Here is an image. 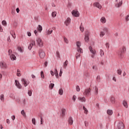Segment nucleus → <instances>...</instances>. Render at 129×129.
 <instances>
[{
  "label": "nucleus",
  "mask_w": 129,
  "mask_h": 129,
  "mask_svg": "<svg viewBox=\"0 0 129 129\" xmlns=\"http://www.w3.org/2000/svg\"><path fill=\"white\" fill-rule=\"evenodd\" d=\"M125 47L122 46V47H121L117 52L118 56L121 58V57H122V54H123V53L125 52Z\"/></svg>",
  "instance_id": "obj_1"
},
{
  "label": "nucleus",
  "mask_w": 129,
  "mask_h": 129,
  "mask_svg": "<svg viewBox=\"0 0 129 129\" xmlns=\"http://www.w3.org/2000/svg\"><path fill=\"white\" fill-rule=\"evenodd\" d=\"M77 51L79 53H80V54H82L83 53V50L80 48V46H81V43L79 41L77 42Z\"/></svg>",
  "instance_id": "obj_2"
},
{
  "label": "nucleus",
  "mask_w": 129,
  "mask_h": 129,
  "mask_svg": "<svg viewBox=\"0 0 129 129\" xmlns=\"http://www.w3.org/2000/svg\"><path fill=\"white\" fill-rule=\"evenodd\" d=\"M39 55L41 59H44L45 58V52L42 49L39 50Z\"/></svg>",
  "instance_id": "obj_3"
},
{
  "label": "nucleus",
  "mask_w": 129,
  "mask_h": 129,
  "mask_svg": "<svg viewBox=\"0 0 129 129\" xmlns=\"http://www.w3.org/2000/svg\"><path fill=\"white\" fill-rule=\"evenodd\" d=\"M90 92H91V89L90 88L86 89L83 93L84 95H86V96H89L90 95Z\"/></svg>",
  "instance_id": "obj_4"
},
{
  "label": "nucleus",
  "mask_w": 129,
  "mask_h": 129,
  "mask_svg": "<svg viewBox=\"0 0 129 129\" xmlns=\"http://www.w3.org/2000/svg\"><path fill=\"white\" fill-rule=\"evenodd\" d=\"M21 81L22 83V84L24 85L25 87H27L29 84H30V82L29 81H27L26 79L22 78L21 79Z\"/></svg>",
  "instance_id": "obj_5"
},
{
  "label": "nucleus",
  "mask_w": 129,
  "mask_h": 129,
  "mask_svg": "<svg viewBox=\"0 0 129 129\" xmlns=\"http://www.w3.org/2000/svg\"><path fill=\"white\" fill-rule=\"evenodd\" d=\"M90 35V33L88 31L86 32V34L85 35V41L87 43H88L89 42V35Z\"/></svg>",
  "instance_id": "obj_6"
},
{
  "label": "nucleus",
  "mask_w": 129,
  "mask_h": 129,
  "mask_svg": "<svg viewBox=\"0 0 129 129\" xmlns=\"http://www.w3.org/2000/svg\"><path fill=\"white\" fill-rule=\"evenodd\" d=\"M36 42L39 47H42L43 46V42L40 38H37L36 39Z\"/></svg>",
  "instance_id": "obj_7"
},
{
  "label": "nucleus",
  "mask_w": 129,
  "mask_h": 129,
  "mask_svg": "<svg viewBox=\"0 0 129 129\" xmlns=\"http://www.w3.org/2000/svg\"><path fill=\"white\" fill-rule=\"evenodd\" d=\"M89 49L90 50V51L92 54H93V55H92L91 57L92 58H94V55H95L96 53V51H95V49H92V47L89 46Z\"/></svg>",
  "instance_id": "obj_8"
},
{
  "label": "nucleus",
  "mask_w": 129,
  "mask_h": 129,
  "mask_svg": "<svg viewBox=\"0 0 129 129\" xmlns=\"http://www.w3.org/2000/svg\"><path fill=\"white\" fill-rule=\"evenodd\" d=\"M0 67L1 68H3V69H7V68H8V66H7V63H6V62H1Z\"/></svg>",
  "instance_id": "obj_9"
},
{
  "label": "nucleus",
  "mask_w": 129,
  "mask_h": 129,
  "mask_svg": "<svg viewBox=\"0 0 129 129\" xmlns=\"http://www.w3.org/2000/svg\"><path fill=\"white\" fill-rule=\"evenodd\" d=\"M35 44H36V42L34 40H31V42L30 44V45L28 46V49L29 50H32V48H33V46H35Z\"/></svg>",
  "instance_id": "obj_10"
},
{
  "label": "nucleus",
  "mask_w": 129,
  "mask_h": 129,
  "mask_svg": "<svg viewBox=\"0 0 129 129\" xmlns=\"http://www.w3.org/2000/svg\"><path fill=\"white\" fill-rule=\"evenodd\" d=\"M93 6L96 7V8H98V9H99V10H101L102 6L99 4V3L96 2L93 4Z\"/></svg>",
  "instance_id": "obj_11"
},
{
  "label": "nucleus",
  "mask_w": 129,
  "mask_h": 129,
  "mask_svg": "<svg viewBox=\"0 0 129 129\" xmlns=\"http://www.w3.org/2000/svg\"><path fill=\"white\" fill-rule=\"evenodd\" d=\"M118 129H123L124 128V125L122 122L120 121L118 124Z\"/></svg>",
  "instance_id": "obj_12"
},
{
  "label": "nucleus",
  "mask_w": 129,
  "mask_h": 129,
  "mask_svg": "<svg viewBox=\"0 0 129 129\" xmlns=\"http://www.w3.org/2000/svg\"><path fill=\"white\" fill-rule=\"evenodd\" d=\"M72 14L74 17H79V12L76 10L73 11Z\"/></svg>",
  "instance_id": "obj_13"
},
{
  "label": "nucleus",
  "mask_w": 129,
  "mask_h": 129,
  "mask_svg": "<svg viewBox=\"0 0 129 129\" xmlns=\"http://www.w3.org/2000/svg\"><path fill=\"white\" fill-rule=\"evenodd\" d=\"M71 23V19L70 18H68L67 20L64 21V24L66 26H69Z\"/></svg>",
  "instance_id": "obj_14"
},
{
  "label": "nucleus",
  "mask_w": 129,
  "mask_h": 129,
  "mask_svg": "<svg viewBox=\"0 0 129 129\" xmlns=\"http://www.w3.org/2000/svg\"><path fill=\"white\" fill-rule=\"evenodd\" d=\"M15 84L18 88H19V89H22V85L20 84L19 81H18L17 80H15Z\"/></svg>",
  "instance_id": "obj_15"
},
{
  "label": "nucleus",
  "mask_w": 129,
  "mask_h": 129,
  "mask_svg": "<svg viewBox=\"0 0 129 129\" xmlns=\"http://www.w3.org/2000/svg\"><path fill=\"white\" fill-rule=\"evenodd\" d=\"M68 123L70 125H72V124H73V119L72 118V117H70L69 118Z\"/></svg>",
  "instance_id": "obj_16"
},
{
  "label": "nucleus",
  "mask_w": 129,
  "mask_h": 129,
  "mask_svg": "<svg viewBox=\"0 0 129 129\" xmlns=\"http://www.w3.org/2000/svg\"><path fill=\"white\" fill-rule=\"evenodd\" d=\"M66 113V109L62 108L61 110V116H64Z\"/></svg>",
  "instance_id": "obj_17"
},
{
  "label": "nucleus",
  "mask_w": 129,
  "mask_h": 129,
  "mask_svg": "<svg viewBox=\"0 0 129 129\" xmlns=\"http://www.w3.org/2000/svg\"><path fill=\"white\" fill-rule=\"evenodd\" d=\"M10 59L12 61H15V60H17V57H16L14 54H12L10 55Z\"/></svg>",
  "instance_id": "obj_18"
},
{
  "label": "nucleus",
  "mask_w": 129,
  "mask_h": 129,
  "mask_svg": "<svg viewBox=\"0 0 129 129\" xmlns=\"http://www.w3.org/2000/svg\"><path fill=\"white\" fill-rule=\"evenodd\" d=\"M53 33V30L51 29H49L48 30H46V31L45 32L46 35H51Z\"/></svg>",
  "instance_id": "obj_19"
},
{
  "label": "nucleus",
  "mask_w": 129,
  "mask_h": 129,
  "mask_svg": "<svg viewBox=\"0 0 129 129\" xmlns=\"http://www.w3.org/2000/svg\"><path fill=\"white\" fill-rule=\"evenodd\" d=\"M122 104H123V106H124V107H125L126 108H127V107H128L127 102H126V101L123 100V102H122Z\"/></svg>",
  "instance_id": "obj_20"
},
{
  "label": "nucleus",
  "mask_w": 129,
  "mask_h": 129,
  "mask_svg": "<svg viewBox=\"0 0 129 129\" xmlns=\"http://www.w3.org/2000/svg\"><path fill=\"white\" fill-rule=\"evenodd\" d=\"M101 22L102 23V24H105V23H106V19H105V17H102L101 18Z\"/></svg>",
  "instance_id": "obj_21"
},
{
  "label": "nucleus",
  "mask_w": 129,
  "mask_h": 129,
  "mask_svg": "<svg viewBox=\"0 0 129 129\" xmlns=\"http://www.w3.org/2000/svg\"><path fill=\"white\" fill-rule=\"evenodd\" d=\"M107 113L109 115H112V113H113V111H112V110L108 109L107 110Z\"/></svg>",
  "instance_id": "obj_22"
},
{
  "label": "nucleus",
  "mask_w": 129,
  "mask_h": 129,
  "mask_svg": "<svg viewBox=\"0 0 129 129\" xmlns=\"http://www.w3.org/2000/svg\"><path fill=\"white\" fill-rule=\"evenodd\" d=\"M79 100L81 101V102H85L86 100L85 97H79L78 98Z\"/></svg>",
  "instance_id": "obj_23"
},
{
  "label": "nucleus",
  "mask_w": 129,
  "mask_h": 129,
  "mask_svg": "<svg viewBox=\"0 0 129 129\" xmlns=\"http://www.w3.org/2000/svg\"><path fill=\"white\" fill-rule=\"evenodd\" d=\"M37 30L41 33L43 30V27H42V26L39 25L38 27H37Z\"/></svg>",
  "instance_id": "obj_24"
},
{
  "label": "nucleus",
  "mask_w": 129,
  "mask_h": 129,
  "mask_svg": "<svg viewBox=\"0 0 129 129\" xmlns=\"http://www.w3.org/2000/svg\"><path fill=\"white\" fill-rule=\"evenodd\" d=\"M110 101L111 103L114 104V103H115V98H114V97H112L110 99Z\"/></svg>",
  "instance_id": "obj_25"
},
{
  "label": "nucleus",
  "mask_w": 129,
  "mask_h": 129,
  "mask_svg": "<svg viewBox=\"0 0 129 129\" xmlns=\"http://www.w3.org/2000/svg\"><path fill=\"white\" fill-rule=\"evenodd\" d=\"M54 74L55 75V77L57 78L59 77V74H58V71H57V69H54Z\"/></svg>",
  "instance_id": "obj_26"
},
{
  "label": "nucleus",
  "mask_w": 129,
  "mask_h": 129,
  "mask_svg": "<svg viewBox=\"0 0 129 129\" xmlns=\"http://www.w3.org/2000/svg\"><path fill=\"white\" fill-rule=\"evenodd\" d=\"M10 33L11 34L13 38H14V39H16V33H15V31H12Z\"/></svg>",
  "instance_id": "obj_27"
},
{
  "label": "nucleus",
  "mask_w": 129,
  "mask_h": 129,
  "mask_svg": "<svg viewBox=\"0 0 129 129\" xmlns=\"http://www.w3.org/2000/svg\"><path fill=\"white\" fill-rule=\"evenodd\" d=\"M121 5H122V1L120 2L119 3L115 5L116 8H119V7L121 6Z\"/></svg>",
  "instance_id": "obj_28"
},
{
  "label": "nucleus",
  "mask_w": 129,
  "mask_h": 129,
  "mask_svg": "<svg viewBox=\"0 0 129 129\" xmlns=\"http://www.w3.org/2000/svg\"><path fill=\"white\" fill-rule=\"evenodd\" d=\"M0 99L2 100V101H5V96L4 94H2L0 96Z\"/></svg>",
  "instance_id": "obj_29"
},
{
  "label": "nucleus",
  "mask_w": 129,
  "mask_h": 129,
  "mask_svg": "<svg viewBox=\"0 0 129 129\" xmlns=\"http://www.w3.org/2000/svg\"><path fill=\"white\" fill-rule=\"evenodd\" d=\"M51 16L52 18H55L57 16V13L56 12H53L51 14Z\"/></svg>",
  "instance_id": "obj_30"
},
{
  "label": "nucleus",
  "mask_w": 129,
  "mask_h": 129,
  "mask_svg": "<svg viewBox=\"0 0 129 129\" xmlns=\"http://www.w3.org/2000/svg\"><path fill=\"white\" fill-rule=\"evenodd\" d=\"M63 40H64V43H66V44H68V43H69V41L68 40L67 38H66V37H63Z\"/></svg>",
  "instance_id": "obj_31"
},
{
  "label": "nucleus",
  "mask_w": 129,
  "mask_h": 129,
  "mask_svg": "<svg viewBox=\"0 0 129 129\" xmlns=\"http://www.w3.org/2000/svg\"><path fill=\"white\" fill-rule=\"evenodd\" d=\"M58 93L59 95H63V89H60L58 91Z\"/></svg>",
  "instance_id": "obj_32"
},
{
  "label": "nucleus",
  "mask_w": 129,
  "mask_h": 129,
  "mask_svg": "<svg viewBox=\"0 0 129 129\" xmlns=\"http://www.w3.org/2000/svg\"><path fill=\"white\" fill-rule=\"evenodd\" d=\"M83 109L84 110V113L87 114V113L88 112V110H87L85 106H83Z\"/></svg>",
  "instance_id": "obj_33"
},
{
  "label": "nucleus",
  "mask_w": 129,
  "mask_h": 129,
  "mask_svg": "<svg viewBox=\"0 0 129 129\" xmlns=\"http://www.w3.org/2000/svg\"><path fill=\"white\" fill-rule=\"evenodd\" d=\"M67 65H68V60H66V61L63 63V66L64 68L67 67Z\"/></svg>",
  "instance_id": "obj_34"
},
{
  "label": "nucleus",
  "mask_w": 129,
  "mask_h": 129,
  "mask_svg": "<svg viewBox=\"0 0 129 129\" xmlns=\"http://www.w3.org/2000/svg\"><path fill=\"white\" fill-rule=\"evenodd\" d=\"M21 114L23 115V116H24L25 117L26 116V112L24 110H22L21 112Z\"/></svg>",
  "instance_id": "obj_35"
},
{
  "label": "nucleus",
  "mask_w": 129,
  "mask_h": 129,
  "mask_svg": "<svg viewBox=\"0 0 129 129\" xmlns=\"http://www.w3.org/2000/svg\"><path fill=\"white\" fill-rule=\"evenodd\" d=\"M104 35H105V33L104 32H103V31H101L100 33V37L101 38H102V37H103V36H104Z\"/></svg>",
  "instance_id": "obj_36"
},
{
  "label": "nucleus",
  "mask_w": 129,
  "mask_h": 129,
  "mask_svg": "<svg viewBox=\"0 0 129 129\" xmlns=\"http://www.w3.org/2000/svg\"><path fill=\"white\" fill-rule=\"evenodd\" d=\"M95 94L96 95H97L98 94V88H97V87H95Z\"/></svg>",
  "instance_id": "obj_37"
},
{
  "label": "nucleus",
  "mask_w": 129,
  "mask_h": 129,
  "mask_svg": "<svg viewBox=\"0 0 129 129\" xmlns=\"http://www.w3.org/2000/svg\"><path fill=\"white\" fill-rule=\"evenodd\" d=\"M100 54L101 57H102V56H103L104 55V52H103V50H102V49H100Z\"/></svg>",
  "instance_id": "obj_38"
},
{
  "label": "nucleus",
  "mask_w": 129,
  "mask_h": 129,
  "mask_svg": "<svg viewBox=\"0 0 129 129\" xmlns=\"http://www.w3.org/2000/svg\"><path fill=\"white\" fill-rule=\"evenodd\" d=\"M54 85H54V84L51 83V84L49 85V86L50 89H52L54 87Z\"/></svg>",
  "instance_id": "obj_39"
},
{
  "label": "nucleus",
  "mask_w": 129,
  "mask_h": 129,
  "mask_svg": "<svg viewBox=\"0 0 129 129\" xmlns=\"http://www.w3.org/2000/svg\"><path fill=\"white\" fill-rule=\"evenodd\" d=\"M32 122L33 124H34V125H36V119H35V118H32Z\"/></svg>",
  "instance_id": "obj_40"
},
{
  "label": "nucleus",
  "mask_w": 129,
  "mask_h": 129,
  "mask_svg": "<svg viewBox=\"0 0 129 129\" xmlns=\"http://www.w3.org/2000/svg\"><path fill=\"white\" fill-rule=\"evenodd\" d=\"M121 72H122V71L121 70H117V74H118L119 75H121Z\"/></svg>",
  "instance_id": "obj_41"
},
{
  "label": "nucleus",
  "mask_w": 129,
  "mask_h": 129,
  "mask_svg": "<svg viewBox=\"0 0 129 129\" xmlns=\"http://www.w3.org/2000/svg\"><path fill=\"white\" fill-rule=\"evenodd\" d=\"M80 53V52L76 53V59H78V58L80 57V53Z\"/></svg>",
  "instance_id": "obj_42"
},
{
  "label": "nucleus",
  "mask_w": 129,
  "mask_h": 129,
  "mask_svg": "<svg viewBox=\"0 0 129 129\" xmlns=\"http://www.w3.org/2000/svg\"><path fill=\"white\" fill-rule=\"evenodd\" d=\"M103 31H104V32H105V33H107V32H108V28L106 27H104L103 29Z\"/></svg>",
  "instance_id": "obj_43"
},
{
  "label": "nucleus",
  "mask_w": 129,
  "mask_h": 129,
  "mask_svg": "<svg viewBox=\"0 0 129 129\" xmlns=\"http://www.w3.org/2000/svg\"><path fill=\"white\" fill-rule=\"evenodd\" d=\"M80 31H81L82 32H83L84 31V28L82 27V25H81L80 27Z\"/></svg>",
  "instance_id": "obj_44"
},
{
  "label": "nucleus",
  "mask_w": 129,
  "mask_h": 129,
  "mask_svg": "<svg viewBox=\"0 0 129 129\" xmlns=\"http://www.w3.org/2000/svg\"><path fill=\"white\" fill-rule=\"evenodd\" d=\"M96 80L98 82H100V76H97Z\"/></svg>",
  "instance_id": "obj_45"
},
{
  "label": "nucleus",
  "mask_w": 129,
  "mask_h": 129,
  "mask_svg": "<svg viewBox=\"0 0 129 129\" xmlns=\"http://www.w3.org/2000/svg\"><path fill=\"white\" fill-rule=\"evenodd\" d=\"M8 53H9V55L11 56V55H12V54L13 53V50H12V49H9L8 50Z\"/></svg>",
  "instance_id": "obj_46"
},
{
  "label": "nucleus",
  "mask_w": 129,
  "mask_h": 129,
  "mask_svg": "<svg viewBox=\"0 0 129 129\" xmlns=\"http://www.w3.org/2000/svg\"><path fill=\"white\" fill-rule=\"evenodd\" d=\"M2 25H3V26H7V21H6V20H3L2 21Z\"/></svg>",
  "instance_id": "obj_47"
},
{
  "label": "nucleus",
  "mask_w": 129,
  "mask_h": 129,
  "mask_svg": "<svg viewBox=\"0 0 129 129\" xmlns=\"http://www.w3.org/2000/svg\"><path fill=\"white\" fill-rule=\"evenodd\" d=\"M21 72L20 71V70H17V76H18V77H20V76H21V73H20Z\"/></svg>",
  "instance_id": "obj_48"
},
{
  "label": "nucleus",
  "mask_w": 129,
  "mask_h": 129,
  "mask_svg": "<svg viewBox=\"0 0 129 129\" xmlns=\"http://www.w3.org/2000/svg\"><path fill=\"white\" fill-rule=\"evenodd\" d=\"M41 78H45V76H44V73L43 72V71L41 72Z\"/></svg>",
  "instance_id": "obj_49"
},
{
  "label": "nucleus",
  "mask_w": 129,
  "mask_h": 129,
  "mask_svg": "<svg viewBox=\"0 0 129 129\" xmlns=\"http://www.w3.org/2000/svg\"><path fill=\"white\" fill-rule=\"evenodd\" d=\"M92 69L93 70H97L98 69V68H97V66H93V67H92Z\"/></svg>",
  "instance_id": "obj_50"
},
{
  "label": "nucleus",
  "mask_w": 129,
  "mask_h": 129,
  "mask_svg": "<svg viewBox=\"0 0 129 129\" xmlns=\"http://www.w3.org/2000/svg\"><path fill=\"white\" fill-rule=\"evenodd\" d=\"M105 46H106L107 49H109V43H108V42L106 43Z\"/></svg>",
  "instance_id": "obj_51"
},
{
  "label": "nucleus",
  "mask_w": 129,
  "mask_h": 129,
  "mask_svg": "<svg viewBox=\"0 0 129 129\" xmlns=\"http://www.w3.org/2000/svg\"><path fill=\"white\" fill-rule=\"evenodd\" d=\"M62 73H63V69L62 68L60 69V73H59V76H62Z\"/></svg>",
  "instance_id": "obj_52"
},
{
  "label": "nucleus",
  "mask_w": 129,
  "mask_h": 129,
  "mask_svg": "<svg viewBox=\"0 0 129 129\" xmlns=\"http://www.w3.org/2000/svg\"><path fill=\"white\" fill-rule=\"evenodd\" d=\"M56 56L58 58H60V53L58 51H56Z\"/></svg>",
  "instance_id": "obj_53"
},
{
  "label": "nucleus",
  "mask_w": 129,
  "mask_h": 129,
  "mask_svg": "<svg viewBox=\"0 0 129 129\" xmlns=\"http://www.w3.org/2000/svg\"><path fill=\"white\" fill-rule=\"evenodd\" d=\"M76 90L79 92V91H80V88L79 87V86H76Z\"/></svg>",
  "instance_id": "obj_54"
},
{
  "label": "nucleus",
  "mask_w": 129,
  "mask_h": 129,
  "mask_svg": "<svg viewBox=\"0 0 129 129\" xmlns=\"http://www.w3.org/2000/svg\"><path fill=\"white\" fill-rule=\"evenodd\" d=\"M28 94L29 96H32V91H28Z\"/></svg>",
  "instance_id": "obj_55"
},
{
  "label": "nucleus",
  "mask_w": 129,
  "mask_h": 129,
  "mask_svg": "<svg viewBox=\"0 0 129 129\" xmlns=\"http://www.w3.org/2000/svg\"><path fill=\"white\" fill-rule=\"evenodd\" d=\"M125 20L126 22H127V21H129V15H127L125 18Z\"/></svg>",
  "instance_id": "obj_56"
},
{
  "label": "nucleus",
  "mask_w": 129,
  "mask_h": 129,
  "mask_svg": "<svg viewBox=\"0 0 129 129\" xmlns=\"http://www.w3.org/2000/svg\"><path fill=\"white\" fill-rule=\"evenodd\" d=\"M76 98H77L76 96L74 95V96H73V100L74 101H75V100H76Z\"/></svg>",
  "instance_id": "obj_57"
},
{
  "label": "nucleus",
  "mask_w": 129,
  "mask_h": 129,
  "mask_svg": "<svg viewBox=\"0 0 129 129\" xmlns=\"http://www.w3.org/2000/svg\"><path fill=\"white\" fill-rule=\"evenodd\" d=\"M55 73H54V72H53L52 71H50V74L51 75H52V76H54V75H55Z\"/></svg>",
  "instance_id": "obj_58"
},
{
  "label": "nucleus",
  "mask_w": 129,
  "mask_h": 129,
  "mask_svg": "<svg viewBox=\"0 0 129 129\" xmlns=\"http://www.w3.org/2000/svg\"><path fill=\"white\" fill-rule=\"evenodd\" d=\"M27 35L28 37H31L32 36V34L31 33V32H27Z\"/></svg>",
  "instance_id": "obj_59"
},
{
  "label": "nucleus",
  "mask_w": 129,
  "mask_h": 129,
  "mask_svg": "<svg viewBox=\"0 0 129 129\" xmlns=\"http://www.w3.org/2000/svg\"><path fill=\"white\" fill-rule=\"evenodd\" d=\"M47 66H48V62L46 61L44 63V67H47Z\"/></svg>",
  "instance_id": "obj_60"
},
{
  "label": "nucleus",
  "mask_w": 129,
  "mask_h": 129,
  "mask_svg": "<svg viewBox=\"0 0 129 129\" xmlns=\"http://www.w3.org/2000/svg\"><path fill=\"white\" fill-rule=\"evenodd\" d=\"M16 12L18 13V14H19V13H20V9L19 8H17Z\"/></svg>",
  "instance_id": "obj_61"
},
{
  "label": "nucleus",
  "mask_w": 129,
  "mask_h": 129,
  "mask_svg": "<svg viewBox=\"0 0 129 129\" xmlns=\"http://www.w3.org/2000/svg\"><path fill=\"white\" fill-rule=\"evenodd\" d=\"M15 118L16 117L15 116V115L12 116V119H13V120H15Z\"/></svg>",
  "instance_id": "obj_62"
},
{
  "label": "nucleus",
  "mask_w": 129,
  "mask_h": 129,
  "mask_svg": "<svg viewBox=\"0 0 129 129\" xmlns=\"http://www.w3.org/2000/svg\"><path fill=\"white\" fill-rule=\"evenodd\" d=\"M8 41L9 42V43H11V38L10 36L8 38Z\"/></svg>",
  "instance_id": "obj_63"
},
{
  "label": "nucleus",
  "mask_w": 129,
  "mask_h": 129,
  "mask_svg": "<svg viewBox=\"0 0 129 129\" xmlns=\"http://www.w3.org/2000/svg\"><path fill=\"white\" fill-rule=\"evenodd\" d=\"M3 28L2 27V25H0V32H3Z\"/></svg>",
  "instance_id": "obj_64"
}]
</instances>
